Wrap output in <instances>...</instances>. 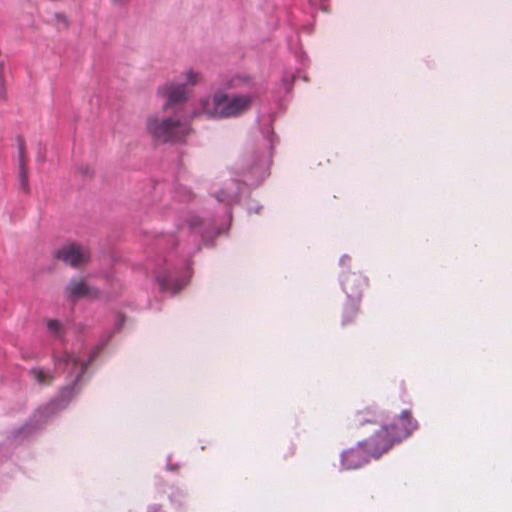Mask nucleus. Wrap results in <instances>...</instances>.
Here are the masks:
<instances>
[{"label":"nucleus","instance_id":"nucleus-7","mask_svg":"<svg viewBox=\"0 0 512 512\" xmlns=\"http://www.w3.org/2000/svg\"><path fill=\"white\" fill-rule=\"evenodd\" d=\"M383 420V412L377 407H365L357 411L349 420V429L357 431L365 425L379 424Z\"/></svg>","mask_w":512,"mask_h":512},{"label":"nucleus","instance_id":"nucleus-14","mask_svg":"<svg viewBox=\"0 0 512 512\" xmlns=\"http://www.w3.org/2000/svg\"><path fill=\"white\" fill-rule=\"evenodd\" d=\"M30 376L40 385H50L54 376L41 368H33L29 372Z\"/></svg>","mask_w":512,"mask_h":512},{"label":"nucleus","instance_id":"nucleus-10","mask_svg":"<svg viewBox=\"0 0 512 512\" xmlns=\"http://www.w3.org/2000/svg\"><path fill=\"white\" fill-rule=\"evenodd\" d=\"M418 426V422L413 417L410 410H403L398 417V424L390 425L395 434H400L401 441L409 437L415 430H417Z\"/></svg>","mask_w":512,"mask_h":512},{"label":"nucleus","instance_id":"nucleus-3","mask_svg":"<svg viewBox=\"0 0 512 512\" xmlns=\"http://www.w3.org/2000/svg\"><path fill=\"white\" fill-rule=\"evenodd\" d=\"M185 82L167 83L159 88L160 95L167 99L164 108L175 104L183 103L188 99V86H194L202 81V76L194 70L185 73Z\"/></svg>","mask_w":512,"mask_h":512},{"label":"nucleus","instance_id":"nucleus-15","mask_svg":"<svg viewBox=\"0 0 512 512\" xmlns=\"http://www.w3.org/2000/svg\"><path fill=\"white\" fill-rule=\"evenodd\" d=\"M157 282L160 285L161 290L171 291L172 293H177L184 285L179 283L172 284L170 275H159L157 277Z\"/></svg>","mask_w":512,"mask_h":512},{"label":"nucleus","instance_id":"nucleus-13","mask_svg":"<svg viewBox=\"0 0 512 512\" xmlns=\"http://www.w3.org/2000/svg\"><path fill=\"white\" fill-rule=\"evenodd\" d=\"M18 142V153H19V177L20 184L24 191L28 192L29 184H28V155L26 153L25 141L23 138L19 137L17 139Z\"/></svg>","mask_w":512,"mask_h":512},{"label":"nucleus","instance_id":"nucleus-1","mask_svg":"<svg viewBox=\"0 0 512 512\" xmlns=\"http://www.w3.org/2000/svg\"><path fill=\"white\" fill-rule=\"evenodd\" d=\"M227 88L238 90L239 93L233 95L224 93V119L245 114L260 96L259 85L248 75H235L229 80Z\"/></svg>","mask_w":512,"mask_h":512},{"label":"nucleus","instance_id":"nucleus-19","mask_svg":"<svg viewBox=\"0 0 512 512\" xmlns=\"http://www.w3.org/2000/svg\"><path fill=\"white\" fill-rule=\"evenodd\" d=\"M216 198L220 202H225L227 200V195L222 191L216 195Z\"/></svg>","mask_w":512,"mask_h":512},{"label":"nucleus","instance_id":"nucleus-4","mask_svg":"<svg viewBox=\"0 0 512 512\" xmlns=\"http://www.w3.org/2000/svg\"><path fill=\"white\" fill-rule=\"evenodd\" d=\"M400 442V434H395L390 425H383L369 439L364 440L362 445L367 447L371 457L378 459Z\"/></svg>","mask_w":512,"mask_h":512},{"label":"nucleus","instance_id":"nucleus-17","mask_svg":"<svg viewBox=\"0 0 512 512\" xmlns=\"http://www.w3.org/2000/svg\"><path fill=\"white\" fill-rule=\"evenodd\" d=\"M55 20L58 24H61L64 28H67L69 26V21H68L67 17L62 13H56Z\"/></svg>","mask_w":512,"mask_h":512},{"label":"nucleus","instance_id":"nucleus-8","mask_svg":"<svg viewBox=\"0 0 512 512\" xmlns=\"http://www.w3.org/2000/svg\"><path fill=\"white\" fill-rule=\"evenodd\" d=\"M224 92L218 91L200 101L201 112L210 118L224 119Z\"/></svg>","mask_w":512,"mask_h":512},{"label":"nucleus","instance_id":"nucleus-11","mask_svg":"<svg viewBox=\"0 0 512 512\" xmlns=\"http://www.w3.org/2000/svg\"><path fill=\"white\" fill-rule=\"evenodd\" d=\"M67 297L73 301L83 297L95 298L98 291L90 287L83 279H72L65 289Z\"/></svg>","mask_w":512,"mask_h":512},{"label":"nucleus","instance_id":"nucleus-16","mask_svg":"<svg viewBox=\"0 0 512 512\" xmlns=\"http://www.w3.org/2000/svg\"><path fill=\"white\" fill-rule=\"evenodd\" d=\"M47 327H48L49 331L52 332L53 334H55L56 336L60 335L61 324H60L59 321H57V320H49L48 323H47Z\"/></svg>","mask_w":512,"mask_h":512},{"label":"nucleus","instance_id":"nucleus-18","mask_svg":"<svg viewBox=\"0 0 512 512\" xmlns=\"http://www.w3.org/2000/svg\"><path fill=\"white\" fill-rule=\"evenodd\" d=\"M0 86H1L0 95L2 98H5V94L3 91V65L1 63H0Z\"/></svg>","mask_w":512,"mask_h":512},{"label":"nucleus","instance_id":"nucleus-6","mask_svg":"<svg viewBox=\"0 0 512 512\" xmlns=\"http://www.w3.org/2000/svg\"><path fill=\"white\" fill-rule=\"evenodd\" d=\"M363 441L359 442L357 446L344 451L341 455L342 466L347 469H358L366 464L371 457L367 447H365Z\"/></svg>","mask_w":512,"mask_h":512},{"label":"nucleus","instance_id":"nucleus-12","mask_svg":"<svg viewBox=\"0 0 512 512\" xmlns=\"http://www.w3.org/2000/svg\"><path fill=\"white\" fill-rule=\"evenodd\" d=\"M366 285V278L357 273H349L342 280L343 290L349 297L360 295Z\"/></svg>","mask_w":512,"mask_h":512},{"label":"nucleus","instance_id":"nucleus-2","mask_svg":"<svg viewBox=\"0 0 512 512\" xmlns=\"http://www.w3.org/2000/svg\"><path fill=\"white\" fill-rule=\"evenodd\" d=\"M146 132L152 141L158 143L182 142L191 132L188 122L177 117H161L150 115L146 119Z\"/></svg>","mask_w":512,"mask_h":512},{"label":"nucleus","instance_id":"nucleus-20","mask_svg":"<svg viewBox=\"0 0 512 512\" xmlns=\"http://www.w3.org/2000/svg\"><path fill=\"white\" fill-rule=\"evenodd\" d=\"M118 1L121 2V3H124L126 0H118Z\"/></svg>","mask_w":512,"mask_h":512},{"label":"nucleus","instance_id":"nucleus-9","mask_svg":"<svg viewBox=\"0 0 512 512\" xmlns=\"http://www.w3.org/2000/svg\"><path fill=\"white\" fill-rule=\"evenodd\" d=\"M55 366L63 367V369L71 368L70 373L76 375V381H79L80 378L85 374L87 366L91 359L88 362L82 361L78 356L74 354H70L64 352L61 357H54Z\"/></svg>","mask_w":512,"mask_h":512},{"label":"nucleus","instance_id":"nucleus-5","mask_svg":"<svg viewBox=\"0 0 512 512\" xmlns=\"http://www.w3.org/2000/svg\"><path fill=\"white\" fill-rule=\"evenodd\" d=\"M57 259L72 267H80L90 259V251L86 246L68 243L56 252Z\"/></svg>","mask_w":512,"mask_h":512}]
</instances>
